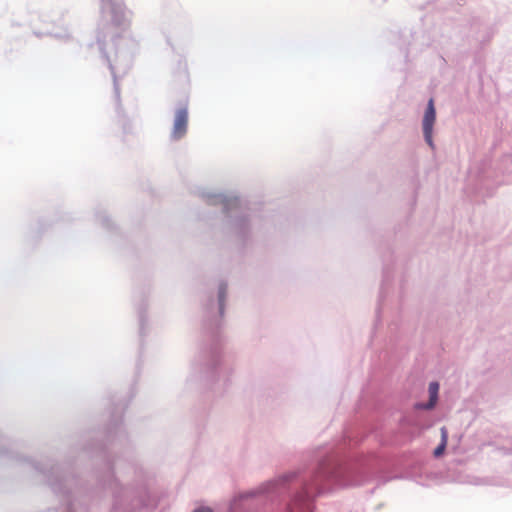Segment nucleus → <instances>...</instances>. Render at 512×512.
Instances as JSON below:
<instances>
[{
  "label": "nucleus",
  "mask_w": 512,
  "mask_h": 512,
  "mask_svg": "<svg viewBox=\"0 0 512 512\" xmlns=\"http://www.w3.org/2000/svg\"><path fill=\"white\" fill-rule=\"evenodd\" d=\"M436 118V112L434 107V100L431 98L428 101V105L423 118V132L427 144L433 147L432 132L433 125Z\"/></svg>",
  "instance_id": "obj_1"
},
{
  "label": "nucleus",
  "mask_w": 512,
  "mask_h": 512,
  "mask_svg": "<svg viewBox=\"0 0 512 512\" xmlns=\"http://www.w3.org/2000/svg\"><path fill=\"white\" fill-rule=\"evenodd\" d=\"M188 127V111L187 108H180L176 111L174 125L172 129V138L180 139L186 132Z\"/></svg>",
  "instance_id": "obj_2"
},
{
  "label": "nucleus",
  "mask_w": 512,
  "mask_h": 512,
  "mask_svg": "<svg viewBox=\"0 0 512 512\" xmlns=\"http://www.w3.org/2000/svg\"><path fill=\"white\" fill-rule=\"evenodd\" d=\"M438 391H439V384L437 382H432L429 385V394H430V400L427 404L426 408L430 409L433 408L437 402L438 399Z\"/></svg>",
  "instance_id": "obj_3"
},
{
  "label": "nucleus",
  "mask_w": 512,
  "mask_h": 512,
  "mask_svg": "<svg viewBox=\"0 0 512 512\" xmlns=\"http://www.w3.org/2000/svg\"><path fill=\"white\" fill-rule=\"evenodd\" d=\"M288 512H304V496L295 498L287 507Z\"/></svg>",
  "instance_id": "obj_4"
},
{
  "label": "nucleus",
  "mask_w": 512,
  "mask_h": 512,
  "mask_svg": "<svg viewBox=\"0 0 512 512\" xmlns=\"http://www.w3.org/2000/svg\"><path fill=\"white\" fill-rule=\"evenodd\" d=\"M441 443L440 445L434 450V456L435 457H439L441 456L444 451H445V448H446V445H447V439H448V435H447V431L445 428H442L441 429Z\"/></svg>",
  "instance_id": "obj_5"
},
{
  "label": "nucleus",
  "mask_w": 512,
  "mask_h": 512,
  "mask_svg": "<svg viewBox=\"0 0 512 512\" xmlns=\"http://www.w3.org/2000/svg\"><path fill=\"white\" fill-rule=\"evenodd\" d=\"M194 512H213L210 508H200L195 510Z\"/></svg>",
  "instance_id": "obj_6"
}]
</instances>
